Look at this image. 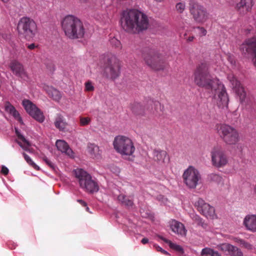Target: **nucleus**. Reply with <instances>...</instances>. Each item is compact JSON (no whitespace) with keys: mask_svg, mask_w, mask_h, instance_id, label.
Returning a JSON list of instances; mask_svg holds the SVG:
<instances>
[{"mask_svg":"<svg viewBox=\"0 0 256 256\" xmlns=\"http://www.w3.org/2000/svg\"><path fill=\"white\" fill-rule=\"evenodd\" d=\"M120 24L124 31L134 34L146 30L149 26V20L144 13L136 9H130L123 11Z\"/></svg>","mask_w":256,"mask_h":256,"instance_id":"obj_1","label":"nucleus"},{"mask_svg":"<svg viewBox=\"0 0 256 256\" xmlns=\"http://www.w3.org/2000/svg\"><path fill=\"white\" fill-rule=\"evenodd\" d=\"M194 80L196 86L204 88L208 92L216 88L220 82L218 79L212 78L206 62H202L197 66L194 73Z\"/></svg>","mask_w":256,"mask_h":256,"instance_id":"obj_2","label":"nucleus"},{"mask_svg":"<svg viewBox=\"0 0 256 256\" xmlns=\"http://www.w3.org/2000/svg\"><path fill=\"white\" fill-rule=\"evenodd\" d=\"M62 26L65 34L70 38H80L84 36L85 30L82 22L73 16L65 17L62 21Z\"/></svg>","mask_w":256,"mask_h":256,"instance_id":"obj_3","label":"nucleus"},{"mask_svg":"<svg viewBox=\"0 0 256 256\" xmlns=\"http://www.w3.org/2000/svg\"><path fill=\"white\" fill-rule=\"evenodd\" d=\"M113 145L116 151L123 158L133 160L136 148L130 138L123 136H116L113 142Z\"/></svg>","mask_w":256,"mask_h":256,"instance_id":"obj_4","label":"nucleus"},{"mask_svg":"<svg viewBox=\"0 0 256 256\" xmlns=\"http://www.w3.org/2000/svg\"><path fill=\"white\" fill-rule=\"evenodd\" d=\"M217 132L223 142L229 146L236 145L240 140L238 131L235 128L227 124L216 126Z\"/></svg>","mask_w":256,"mask_h":256,"instance_id":"obj_5","label":"nucleus"},{"mask_svg":"<svg viewBox=\"0 0 256 256\" xmlns=\"http://www.w3.org/2000/svg\"><path fill=\"white\" fill-rule=\"evenodd\" d=\"M145 63L154 70H163L166 62L163 56L154 50H150L143 55Z\"/></svg>","mask_w":256,"mask_h":256,"instance_id":"obj_6","label":"nucleus"},{"mask_svg":"<svg viewBox=\"0 0 256 256\" xmlns=\"http://www.w3.org/2000/svg\"><path fill=\"white\" fill-rule=\"evenodd\" d=\"M76 177L78 180L80 186L82 188L89 193L97 192L99 190L98 184L86 172L82 169H76L74 170Z\"/></svg>","mask_w":256,"mask_h":256,"instance_id":"obj_7","label":"nucleus"},{"mask_svg":"<svg viewBox=\"0 0 256 256\" xmlns=\"http://www.w3.org/2000/svg\"><path fill=\"white\" fill-rule=\"evenodd\" d=\"M17 30L20 35L29 40L36 34L37 26L33 20L28 17H23L18 22Z\"/></svg>","mask_w":256,"mask_h":256,"instance_id":"obj_8","label":"nucleus"},{"mask_svg":"<svg viewBox=\"0 0 256 256\" xmlns=\"http://www.w3.org/2000/svg\"><path fill=\"white\" fill-rule=\"evenodd\" d=\"M119 60L114 55H110L106 58L104 66V74L110 79L115 80L120 74Z\"/></svg>","mask_w":256,"mask_h":256,"instance_id":"obj_9","label":"nucleus"},{"mask_svg":"<svg viewBox=\"0 0 256 256\" xmlns=\"http://www.w3.org/2000/svg\"><path fill=\"white\" fill-rule=\"evenodd\" d=\"M184 182L190 188L194 189L200 184L201 175L199 171L194 166H189L182 174Z\"/></svg>","mask_w":256,"mask_h":256,"instance_id":"obj_10","label":"nucleus"},{"mask_svg":"<svg viewBox=\"0 0 256 256\" xmlns=\"http://www.w3.org/2000/svg\"><path fill=\"white\" fill-rule=\"evenodd\" d=\"M210 156L212 164L216 168H224L228 164V156L221 146H214L210 152Z\"/></svg>","mask_w":256,"mask_h":256,"instance_id":"obj_11","label":"nucleus"},{"mask_svg":"<svg viewBox=\"0 0 256 256\" xmlns=\"http://www.w3.org/2000/svg\"><path fill=\"white\" fill-rule=\"evenodd\" d=\"M214 94V99L217 106L220 108H227L228 103V96L224 86L220 82L216 88L210 92Z\"/></svg>","mask_w":256,"mask_h":256,"instance_id":"obj_12","label":"nucleus"},{"mask_svg":"<svg viewBox=\"0 0 256 256\" xmlns=\"http://www.w3.org/2000/svg\"><path fill=\"white\" fill-rule=\"evenodd\" d=\"M189 10L194 21L198 23H204L208 18L206 10L194 0L190 1Z\"/></svg>","mask_w":256,"mask_h":256,"instance_id":"obj_13","label":"nucleus"},{"mask_svg":"<svg viewBox=\"0 0 256 256\" xmlns=\"http://www.w3.org/2000/svg\"><path fill=\"white\" fill-rule=\"evenodd\" d=\"M22 105L26 112L36 121L41 123L44 121L45 118L42 112L30 100H24Z\"/></svg>","mask_w":256,"mask_h":256,"instance_id":"obj_14","label":"nucleus"},{"mask_svg":"<svg viewBox=\"0 0 256 256\" xmlns=\"http://www.w3.org/2000/svg\"><path fill=\"white\" fill-rule=\"evenodd\" d=\"M227 78L230 82V86L239 98L240 102H243L246 97V92L244 88L232 74H228Z\"/></svg>","mask_w":256,"mask_h":256,"instance_id":"obj_15","label":"nucleus"},{"mask_svg":"<svg viewBox=\"0 0 256 256\" xmlns=\"http://www.w3.org/2000/svg\"><path fill=\"white\" fill-rule=\"evenodd\" d=\"M240 48L244 55L254 54V64L256 66V36L246 40Z\"/></svg>","mask_w":256,"mask_h":256,"instance_id":"obj_16","label":"nucleus"},{"mask_svg":"<svg viewBox=\"0 0 256 256\" xmlns=\"http://www.w3.org/2000/svg\"><path fill=\"white\" fill-rule=\"evenodd\" d=\"M195 206L198 210L208 218L214 219L216 217L214 208L205 202L202 198H198L195 202Z\"/></svg>","mask_w":256,"mask_h":256,"instance_id":"obj_17","label":"nucleus"},{"mask_svg":"<svg viewBox=\"0 0 256 256\" xmlns=\"http://www.w3.org/2000/svg\"><path fill=\"white\" fill-rule=\"evenodd\" d=\"M220 250L227 252L230 256H243V253L241 250L231 244L228 243L222 244L218 246Z\"/></svg>","mask_w":256,"mask_h":256,"instance_id":"obj_18","label":"nucleus"},{"mask_svg":"<svg viewBox=\"0 0 256 256\" xmlns=\"http://www.w3.org/2000/svg\"><path fill=\"white\" fill-rule=\"evenodd\" d=\"M10 68L12 73L16 76L24 78H27V74L23 65L19 62L14 60L10 64Z\"/></svg>","mask_w":256,"mask_h":256,"instance_id":"obj_19","label":"nucleus"},{"mask_svg":"<svg viewBox=\"0 0 256 256\" xmlns=\"http://www.w3.org/2000/svg\"><path fill=\"white\" fill-rule=\"evenodd\" d=\"M243 224L247 230L256 232V214L246 215L243 220Z\"/></svg>","mask_w":256,"mask_h":256,"instance_id":"obj_20","label":"nucleus"},{"mask_svg":"<svg viewBox=\"0 0 256 256\" xmlns=\"http://www.w3.org/2000/svg\"><path fill=\"white\" fill-rule=\"evenodd\" d=\"M170 226L171 230L175 234L182 236H186L187 230L182 222L172 220L170 222Z\"/></svg>","mask_w":256,"mask_h":256,"instance_id":"obj_21","label":"nucleus"},{"mask_svg":"<svg viewBox=\"0 0 256 256\" xmlns=\"http://www.w3.org/2000/svg\"><path fill=\"white\" fill-rule=\"evenodd\" d=\"M252 6V0H240L237 3L236 8L241 14L248 12Z\"/></svg>","mask_w":256,"mask_h":256,"instance_id":"obj_22","label":"nucleus"},{"mask_svg":"<svg viewBox=\"0 0 256 256\" xmlns=\"http://www.w3.org/2000/svg\"><path fill=\"white\" fill-rule=\"evenodd\" d=\"M58 150L62 152H64L70 157L73 156V152L68 144L63 140H58L56 143Z\"/></svg>","mask_w":256,"mask_h":256,"instance_id":"obj_23","label":"nucleus"},{"mask_svg":"<svg viewBox=\"0 0 256 256\" xmlns=\"http://www.w3.org/2000/svg\"><path fill=\"white\" fill-rule=\"evenodd\" d=\"M44 89L48 94V96L52 98L54 100L58 102L62 98V94L58 90L52 86H44Z\"/></svg>","mask_w":256,"mask_h":256,"instance_id":"obj_24","label":"nucleus"},{"mask_svg":"<svg viewBox=\"0 0 256 256\" xmlns=\"http://www.w3.org/2000/svg\"><path fill=\"white\" fill-rule=\"evenodd\" d=\"M166 155L167 153L164 150L159 149H154L153 150L154 160L160 164H163L164 163V159L166 158Z\"/></svg>","mask_w":256,"mask_h":256,"instance_id":"obj_25","label":"nucleus"},{"mask_svg":"<svg viewBox=\"0 0 256 256\" xmlns=\"http://www.w3.org/2000/svg\"><path fill=\"white\" fill-rule=\"evenodd\" d=\"M88 151L93 158H98L100 154L99 147L94 144H88Z\"/></svg>","mask_w":256,"mask_h":256,"instance_id":"obj_26","label":"nucleus"},{"mask_svg":"<svg viewBox=\"0 0 256 256\" xmlns=\"http://www.w3.org/2000/svg\"><path fill=\"white\" fill-rule=\"evenodd\" d=\"M66 124L64 117L61 114H57L54 120L55 126L60 130H63L66 128Z\"/></svg>","mask_w":256,"mask_h":256,"instance_id":"obj_27","label":"nucleus"},{"mask_svg":"<svg viewBox=\"0 0 256 256\" xmlns=\"http://www.w3.org/2000/svg\"><path fill=\"white\" fill-rule=\"evenodd\" d=\"M130 109L136 114H142L144 112L145 108L141 103L134 102L131 104Z\"/></svg>","mask_w":256,"mask_h":256,"instance_id":"obj_28","label":"nucleus"},{"mask_svg":"<svg viewBox=\"0 0 256 256\" xmlns=\"http://www.w3.org/2000/svg\"><path fill=\"white\" fill-rule=\"evenodd\" d=\"M159 238L162 240L164 241L166 243L168 244L169 246L171 248L175 250L177 252H179L180 254H182L184 253L183 248L180 245H178L172 242L170 240L168 239H166V238H164L163 236H159Z\"/></svg>","mask_w":256,"mask_h":256,"instance_id":"obj_29","label":"nucleus"},{"mask_svg":"<svg viewBox=\"0 0 256 256\" xmlns=\"http://www.w3.org/2000/svg\"><path fill=\"white\" fill-rule=\"evenodd\" d=\"M118 199L121 204L126 206H132L134 204L133 200L124 194H120Z\"/></svg>","mask_w":256,"mask_h":256,"instance_id":"obj_30","label":"nucleus"},{"mask_svg":"<svg viewBox=\"0 0 256 256\" xmlns=\"http://www.w3.org/2000/svg\"><path fill=\"white\" fill-rule=\"evenodd\" d=\"M16 132L19 139H20L24 144H22L21 142H18V144L24 150H26L27 148L30 146V142L25 138L17 130H16Z\"/></svg>","mask_w":256,"mask_h":256,"instance_id":"obj_31","label":"nucleus"},{"mask_svg":"<svg viewBox=\"0 0 256 256\" xmlns=\"http://www.w3.org/2000/svg\"><path fill=\"white\" fill-rule=\"evenodd\" d=\"M201 255L202 256H221L220 254L216 251H214V250L206 248H203L201 252Z\"/></svg>","mask_w":256,"mask_h":256,"instance_id":"obj_32","label":"nucleus"},{"mask_svg":"<svg viewBox=\"0 0 256 256\" xmlns=\"http://www.w3.org/2000/svg\"><path fill=\"white\" fill-rule=\"evenodd\" d=\"M24 157L26 162L32 166L35 170H39L40 168L27 155L26 153H23Z\"/></svg>","mask_w":256,"mask_h":256,"instance_id":"obj_33","label":"nucleus"},{"mask_svg":"<svg viewBox=\"0 0 256 256\" xmlns=\"http://www.w3.org/2000/svg\"><path fill=\"white\" fill-rule=\"evenodd\" d=\"M210 180L218 184L222 183V178L221 176L216 174H212L210 175Z\"/></svg>","mask_w":256,"mask_h":256,"instance_id":"obj_34","label":"nucleus"},{"mask_svg":"<svg viewBox=\"0 0 256 256\" xmlns=\"http://www.w3.org/2000/svg\"><path fill=\"white\" fill-rule=\"evenodd\" d=\"M94 90V87L92 82L90 80L86 82L84 84V91L92 92Z\"/></svg>","mask_w":256,"mask_h":256,"instance_id":"obj_35","label":"nucleus"},{"mask_svg":"<svg viewBox=\"0 0 256 256\" xmlns=\"http://www.w3.org/2000/svg\"><path fill=\"white\" fill-rule=\"evenodd\" d=\"M236 242L240 244V245H241L242 247L246 248H247L248 250H250L252 248V246L250 244L246 242L243 240L237 239Z\"/></svg>","mask_w":256,"mask_h":256,"instance_id":"obj_36","label":"nucleus"},{"mask_svg":"<svg viewBox=\"0 0 256 256\" xmlns=\"http://www.w3.org/2000/svg\"><path fill=\"white\" fill-rule=\"evenodd\" d=\"M91 121L90 118L88 117H80V126L88 125Z\"/></svg>","mask_w":256,"mask_h":256,"instance_id":"obj_37","label":"nucleus"},{"mask_svg":"<svg viewBox=\"0 0 256 256\" xmlns=\"http://www.w3.org/2000/svg\"><path fill=\"white\" fill-rule=\"evenodd\" d=\"M186 5L184 2H180L176 4V9L178 13H182L185 10Z\"/></svg>","mask_w":256,"mask_h":256,"instance_id":"obj_38","label":"nucleus"},{"mask_svg":"<svg viewBox=\"0 0 256 256\" xmlns=\"http://www.w3.org/2000/svg\"><path fill=\"white\" fill-rule=\"evenodd\" d=\"M110 43L115 48L120 50L122 48L120 42L116 38H112L110 40Z\"/></svg>","mask_w":256,"mask_h":256,"instance_id":"obj_39","label":"nucleus"},{"mask_svg":"<svg viewBox=\"0 0 256 256\" xmlns=\"http://www.w3.org/2000/svg\"><path fill=\"white\" fill-rule=\"evenodd\" d=\"M12 114L17 120H18L20 123H22V118L20 116L18 112L15 108L14 110L10 114Z\"/></svg>","mask_w":256,"mask_h":256,"instance_id":"obj_40","label":"nucleus"},{"mask_svg":"<svg viewBox=\"0 0 256 256\" xmlns=\"http://www.w3.org/2000/svg\"><path fill=\"white\" fill-rule=\"evenodd\" d=\"M15 108L12 106L10 102H6L5 104V110H6L10 114H11L12 112L14 110Z\"/></svg>","mask_w":256,"mask_h":256,"instance_id":"obj_41","label":"nucleus"},{"mask_svg":"<svg viewBox=\"0 0 256 256\" xmlns=\"http://www.w3.org/2000/svg\"><path fill=\"white\" fill-rule=\"evenodd\" d=\"M42 160L50 168L54 169V164L46 156H43Z\"/></svg>","mask_w":256,"mask_h":256,"instance_id":"obj_42","label":"nucleus"},{"mask_svg":"<svg viewBox=\"0 0 256 256\" xmlns=\"http://www.w3.org/2000/svg\"><path fill=\"white\" fill-rule=\"evenodd\" d=\"M154 248H156V250L157 251L160 252L162 254H168V253L167 252H166L165 250H163L161 247H160L158 244H155L154 245Z\"/></svg>","mask_w":256,"mask_h":256,"instance_id":"obj_43","label":"nucleus"},{"mask_svg":"<svg viewBox=\"0 0 256 256\" xmlns=\"http://www.w3.org/2000/svg\"><path fill=\"white\" fill-rule=\"evenodd\" d=\"M195 220L198 222V224L202 226V227H204L206 224L202 221V218H201L199 216H195Z\"/></svg>","mask_w":256,"mask_h":256,"instance_id":"obj_44","label":"nucleus"},{"mask_svg":"<svg viewBox=\"0 0 256 256\" xmlns=\"http://www.w3.org/2000/svg\"><path fill=\"white\" fill-rule=\"evenodd\" d=\"M198 28L200 30L199 34L200 36H204L206 35L207 32L204 28L203 27L198 26Z\"/></svg>","mask_w":256,"mask_h":256,"instance_id":"obj_45","label":"nucleus"},{"mask_svg":"<svg viewBox=\"0 0 256 256\" xmlns=\"http://www.w3.org/2000/svg\"><path fill=\"white\" fill-rule=\"evenodd\" d=\"M9 172L8 169L4 166H2L0 172L4 176H6Z\"/></svg>","mask_w":256,"mask_h":256,"instance_id":"obj_46","label":"nucleus"},{"mask_svg":"<svg viewBox=\"0 0 256 256\" xmlns=\"http://www.w3.org/2000/svg\"><path fill=\"white\" fill-rule=\"evenodd\" d=\"M77 201L82 206H87V204L84 200H78Z\"/></svg>","mask_w":256,"mask_h":256,"instance_id":"obj_47","label":"nucleus"},{"mask_svg":"<svg viewBox=\"0 0 256 256\" xmlns=\"http://www.w3.org/2000/svg\"><path fill=\"white\" fill-rule=\"evenodd\" d=\"M194 36H190L188 38H184L186 39V40L188 42H192L194 40Z\"/></svg>","mask_w":256,"mask_h":256,"instance_id":"obj_48","label":"nucleus"},{"mask_svg":"<svg viewBox=\"0 0 256 256\" xmlns=\"http://www.w3.org/2000/svg\"><path fill=\"white\" fill-rule=\"evenodd\" d=\"M141 242L142 244H145L148 242V240L147 238H144L142 240Z\"/></svg>","mask_w":256,"mask_h":256,"instance_id":"obj_49","label":"nucleus"},{"mask_svg":"<svg viewBox=\"0 0 256 256\" xmlns=\"http://www.w3.org/2000/svg\"><path fill=\"white\" fill-rule=\"evenodd\" d=\"M28 48L30 49V50H33L35 48H36V45L34 44H29L28 46Z\"/></svg>","mask_w":256,"mask_h":256,"instance_id":"obj_50","label":"nucleus"},{"mask_svg":"<svg viewBox=\"0 0 256 256\" xmlns=\"http://www.w3.org/2000/svg\"><path fill=\"white\" fill-rule=\"evenodd\" d=\"M148 102L150 104H154V105H156V104H158V102H154V101L152 100H150Z\"/></svg>","mask_w":256,"mask_h":256,"instance_id":"obj_51","label":"nucleus"},{"mask_svg":"<svg viewBox=\"0 0 256 256\" xmlns=\"http://www.w3.org/2000/svg\"><path fill=\"white\" fill-rule=\"evenodd\" d=\"M3 2H8L9 0H1Z\"/></svg>","mask_w":256,"mask_h":256,"instance_id":"obj_52","label":"nucleus"},{"mask_svg":"<svg viewBox=\"0 0 256 256\" xmlns=\"http://www.w3.org/2000/svg\"><path fill=\"white\" fill-rule=\"evenodd\" d=\"M85 207L86 208V210L88 212V211H89V208H88V206H85Z\"/></svg>","mask_w":256,"mask_h":256,"instance_id":"obj_53","label":"nucleus"},{"mask_svg":"<svg viewBox=\"0 0 256 256\" xmlns=\"http://www.w3.org/2000/svg\"><path fill=\"white\" fill-rule=\"evenodd\" d=\"M228 58H229L230 60H231V57L230 56H229Z\"/></svg>","mask_w":256,"mask_h":256,"instance_id":"obj_54","label":"nucleus"}]
</instances>
